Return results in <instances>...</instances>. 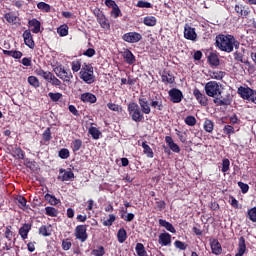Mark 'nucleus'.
<instances>
[{
	"label": "nucleus",
	"instance_id": "1",
	"mask_svg": "<svg viewBox=\"0 0 256 256\" xmlns=\"http://www.w3.org/2000/svg\"><path fill=\"white\" fill-rule=\"evenodd\" d=\"M241 43L231 34H219L215 38V46L225 53H233V49H239Z\"/></svg>",
	"mask_w": 256,
	"mask_h": 256
},
{
	"label": "nucleus",
	"instance_id": "2",
	"mask_svg": "<svg viewBox=\"0 0 256 256\" xmlns=\"http://www.w3.org/2000/svg\"><path fill=\"white\" fill-rule=\"evenodd\" d=\"M128 113L135 123H143L145 121V113L136 102L128 104Z\"/></svg>",
	"mask_w": 256,
	"mask_h": 256
},
{
	"label": "nucleus",
	"instance_id": "3",
	"mask_svg": "<svg viewBox=\"0 0 256 256\" xmlns=\"http://www.w3.org/2000/svg\"><path fill=\"white\" fill-rule=\"evenodd\" d=\"M213 103L217 107H229L233 103V95H231L230 91L220 90V93L214 97Z\"/></svg>",
	"mask_w": 256,
	"mask_h": 256
},
{
	"label": "nucleus",
	"instance_id": "4",
	"mask_svg": "<svg viewBox=\"0 0 256 256\" xmlns=\"http://www.w3.org/2000/svg\"><path fill=\"white\" fill-rule=\"evenodd\" d=\"M53 71L59 79L64 81L65 83H71V79H73V73H71V70H66L65 66L58 65L53 66Z\"/></svg>",
	"mask_w": 256,
	"mask_h": 256
},
{
	"label": "nucleus",
	"instance_id": "5",
	"mask_svg": "<svg viewBox=\"0 0 256 256\" xmlns=\"http://www.w3.org/2000/svg\"><path fill=\"white\" fill-rule=\"evenodd\" d=\"M204 90L208 97L215 98L221 93V85H219V83L216 81H209L205 84Z\"/></svg>",
	"mask_w": 256,
	"mask_h": 256
},
{
	"label": "nucleus",
	"instance_id": "6",
	"mask_svg": "<svg viewBox=\"0 0 256 256\" xmlns=\"http://www.w3.org/2000/svg\"><path fill=\"white\" fill-rule=\"evenodd\" d=\"M94 15L100 27H102V29H106L107 31L111 29V22H109V19L107 18V16H105L103 11H101L100 9H95Z\"/></svg>",
	"mask_w": 256,
	"mask_h": 256
},
{
	"label": "nucleus",
	"instance_id": "7",
	"mask_svg": "<svg viewBox=\"0 0 256 256\" xmlns=\"http://www.w3.org/2000/svg\"><path fill=\"white\" fill-rule=\"evenodd\" d=\"M74 236L81 243H85L89 239V234H87V225H78L75 227Z\"/></svg>",
	"mask_w": 256,
	"mask_h": 256
},
{
	"label": "nucleus",
	"instance_id": "8",
	"mask_svg": "<svg viewBox=\"0 0 256 256\" xmlns=\"http://www.w3.org/2000/svg\"><path fill=\"white\" fill-rule=\"evenodd\" d=\"M57 179L62 182L73 181L75 179V173H73V170L71 169L66 170L65 168H60Z\"/></svg>",
	"mask_w": 256,
	"mask_h": 256
},
{
	"label": "nucleus",
	"instance_id": "9",
	"mask_svg": "<svg viewBox=\"0 0 256 256\" xmlns=\"http://www.w3.org/2000/svg\"><path fill=\"white\" fill-rule=\"evenodd\" d=\"M150 107L156 109V111H163L165 109V105H163V96H161V94H156L152 97L150 99Z\"/></svg>",
	"mask_w": 256,
	"mask_h": 256
},
{
	"label": "nucleus",
	"instance_id": "10",
	"mask_svg": "<svg viewBox=\"0 0 256 256\" xmlns=\"http://www.w3.org/2000/svg\"><path fill=\"white\" fill-rule=\"evenodd\" d=\"M122 39L126 43H139L143 36L139 32H127L122 36Z\"/></svg>",
	"mask_w": 256,
	"mask_h": 256
},
{
	"label": "nucleus",
	"instance_id": "11",
	"mask_svg": "<svg viewBox=\"0 0 256 256\" xmlns=\"http://www.w3.org/2000/svg\"><path fill=\"white\" fill-rule=\"evenodd\" d=\"M172 103H181L183 101V92L178 88H172L168 91Z\"/></svg>",
	"mask_w": 256,
	"mask_h": 256
},
{
	"label": "nucleus",
	"instance_id": "12",
	"mask_svg": "<svg viewBox=\"0 0 256 256\" xmlns=\"http://www.w3.org/2000/svg\"><path fill=\"white\" fill-rule=\"evenodd\" d=\"M237 93L241 99H244V101H249V99H251V95H253V88L249 86H240L237 90Z\"/></svg>",
	"mask_w": 256,
	"mask_h": 256
},
{
	"label": "nucleus",
	"instance_id": "13",
	"mask_svg": "<svg viewBox=\"0 0 256 256\" xmlns=\"http://www.w3.org/2000/svg\"><path fill=\"white\" fill-rule=\"evenodd\" d=\"M193 95L202 107H207V105H209V98H207L205 94L201 93V90L198 88L193 90Z\"/></svg>",
	"mask_w": 256,
	"mask_h": 256
},
{
	"label": "nucleus",
	"instance_id": "14",
	"mask_svg": "<svg viewBox=\"0 0 256 256\" xmlns=\"http://www.w3.org/2000/svg\"><path fill=\"white\" fill-rule=\"evenodd\" d=\"M139 108L142 110V113L144 115H149L151 113V102L149 103V100L145 98V96H142L138 99Z\"/></svg>",
	"mask_w": 256,
	"mask_h": 256
},
{
	"label": "nucleus",
	"instance_id": "15",
	"mask_svg": "<svg viewBox=\"0 0 256 256\" xmlns=\"http://www.w3.org/2000/svg\"><path fill=\"white\" fill-rule=\"evenodd\" d=\"M184 37L188 41H197V32H195V28L191 27L189 24H185Z\"/></svg>",
	"mask_w": 256,
	"mask_h": 256
},
{
	"label": "nucleus",
	"instance_id": "16",
	"mask_svg": "<svg viewBox=\"0 0 256 256\" xmlns=\"http://www.w3.org/2000/svg\"><path fill=\"white\" fill-rule=\"evenodd\" d=\"M24 39V44L29 47V49H35V40H33V34H31V30H25L22 34Z\"/></svg>",
	"mask_w": 256,
	"mask_h": 256
},
{
	"label": "nucleus",
	"instance_id": "17",
	"mask_svg": "<svg viewBox=\"0 0 256 256\" xmlns=\"http://www.w3.org/2000/svg\"><path fill=\"white\" fill-rule=\"evenodd\" d=\"M80 79H82V81H84V83H87L88 85H91V83H95V75L93 70H91L90 72H80Z\"/></svg>",
	"mask_w": 256,
	"mask_h": 256
},
{
	"label": "nucleus",
	"instance_id": "18",
	"mask_svg": "<svg viewBox=\"0 0 256 256\" xmlns=\"http://www.w3.org/2000/svg\"><path fill=\"white\" fill-rule=\"evenodd\" d=\"M210 247L213 255H221V253H223L221 243L215 238L210 240Z\"/></svg>",
	"mask_w": 256,
	"mask_h": 256
},
{
	"label": "nucleus",
	"instance_id": "19",
	"mask_svg": "<svg viewBox=\"0 0 256 256\" xmlns=\"http://www.w3.org/2000/svg\"><path fill=\"white\" fill-rule=\"evenodd\" d=\"M122 57L127 65H133L137 61L133 52L127 48L122 52Z\"/></svg>",
	"mask_w": 256,
	"mask_h": 256
},
{
	"label": "nucleus",
	"instance_id": "20",
	"mask_svg": "<svg viewBox=\"0 0 256 256\" xmlns=\"http://www.w3.org/2000/svg\"><path fill=\"white\" fill-rule=\"evenodd\" d=\"M165 143L168 145L170 151H173V153H181V148L173 141V137L165 136Z\"/></svg>",
	"mask_w": 256,
	"mask_h": 256
},
{
	"label": "nucleus",
	"instance_id": "21",
	"mask_svg": "<svg viewBox=\"0 0 256 256\" xmlns=\"http://www.w3.org/2000/svg\"><path fill=\"white\" fill-rule=\"evenodd\" d=\"M161 79L164 85H173V83H175V75H173L171 71H164L161 75Z\"/></svg>",
	"mask_w": 256,
	"mask_h": 256
},
{
	"label": "nucleus",
	"instance_id": "22",
	"mask_svg": "<svg viewBox=\"0 0 256 256\" xmlns=\"http://www.w3.org/2000/svg\"><path fill=\"white\" fill-rule=\"evenodd\" d=\"M207 61L211 67H219L221 65V60L219 59V55L215 52H210L207 56Z\"/></svg>",
	"mask_w": 256,
	"mask_h": 256
},
{
	"label": "nucleus",
	"instance_id": "23",
	"mask_svg": "<svg viewBox=\"0 0 256 256\" xmlns=\"http://www.w3.org/2000/svg\"><path fill=\"white\" fill-rule=\"evenodd\" d=\"M247 253V244H245V237L241 236L238 240V248L235 256H243Z\"/></svg>",
	"mask_w": 256,
	"mask_h": 256
},
{
	"label": "nucleus",
	"instance_id": "24",
	"mask_svg": "<svg viewBox=\"0 0 256 256\" xmlns=\"http://www.w3.org/2000/svg\"><path fill=\"white\" fill-rule=\"evenodd\" d=\"M158 243L162 245V247L171 245V234L167 232L161 233L158 238Z\"/></svg>",
	"mask_w": 256,
	"mask_h": 256
},
{
	"label": "nucleus",
	"instance_id": "25",
	"mask_svg": "<svg viewBox=\"0 0 256 256\" xmlns=\"http://www.w3.org/2000/svg\"><path fill=\"white\" fill-rule=\"evenodd\" d=\"M234 9L238 17H242V18L249 17V13H251V10H249V7H245L242 5H236Z\"/></svg>",
	"mask_w": 256,
	"mask_h": 256
},
{
	"label": "nucleus",
	"instance_id": "26",
	"mask_svg": "<svg viewBox=\"0 0 256 256\" xmlns=\"http://www.w3.org/2000/svg\"><path fill=\"white\" fill-rule=\"evenodd\" d=\"M31 227H32V225L29 223H25L22 225V227H20L18 233H19L21 239L25 240V239H27V237H29V231H31Z\"/></svg>",
	"mask_w": 256,
	"mask_h": 256
},
{
	"label": "nucleus",
	"instance_id": "27",
	"mask_svg": "<svg viewBox=\"0 0 256 256\" xmlns=\"http://www.w3.org/2000/svg\"><path fill=\"white\" fill-rule=\"evenodd\" d=\"M80 99L83 103H97V96L89 92L81 94Z\"/></svg>",
	"mask_w": 256,
	"mask_h": 256
},
{
	"label": "nucleus",
	"instance_id": "28",
	"mask_svg": "<svg viewBox=\"0 0 256 256\" xmlns=\"http://www.w3.org/2000/svg\"><path fill=\"white\" fill-rule=\"evenodd\" d=\"M28 26L33 27L32 33L37 34V33H40V31H41V22L39 20H37L36 18L29 20Z\"/></svg>",
	"mask_w": 256,
	"mask_h": 256
},
{
	"label": "nucleus",
	"instance_id": "29",
	"mask_svg": "<svg viewBox=\"0 0 256 256\" xmlns=\"http://www.w3.org/2000/svg\"><path fill=\"white\" fill-rule=\"evenodd\" d=\"M142 148H143V153L148 157L149 159H153L155 154L153 153V149H151V146L147 144V141L142 142Z\"/></svg>",
	"mask_w": 256,
	"mask_h": 256
},
{
	"label": "nucleus",
	"instance_id": "30",
	"mask_svg": "<svg viewBox=\"0 0 256 256\" xmlns=\"http://www.w3.org/2000/svg\"><path fill=\"white\" fill-rule=\"evenodd\" d=\"M159 225L160 227H165V229L170 233H177L173 224H171V222H167V220L159 219Z\"/></svg>",
	"mask_w": 256,
	"mask_h": 256
},
{
	"label": "nucleus",
	"instance_id": "31",
	"mask_svg": "<svg viewBox=\"0 0 256 256\" xmlns=\"http://www.w3.org/2000/svg\"><path fill=\"white\" fill-rule=\"evenodd\" d=\"M4 55H8V57H13V59H21L23 57V52L19 50H3Z\"/></svg>",
	"mask_w": 256,
	"mask_h": 256
},
{
	"label": "nucleus",
	"instance_id": "32",
	"mask_svg": "<svg viewBox=\"0 0 256 256\" xmlns=\"http://www.w3.org/2000/svg\"><path fill=\"white\" fill-rule=\"evenodd\" d=\"M203 129L206 133H213V129H215V123L210 119H205L203 124Z\"/></svg>",
	"mask_w": 256,
	"mask_h": 256
},
{
	"label": "nucleus",
	"instance_id": "33",
	"mask_svg": "<svg viewBox=\"0 0 256 256\" xmlns=\"http://www.w3.org/2000/svg\"><path fill=\"white\" fill-rule=\"evenodd\" d=\"M143 23L146 27H155L157 25V18L155 16H146L143 19Z\"/></svg>",
	"mask_w": 256,
	"mask_h": 256
},
{
	"label": "nucleus",
	"instance_id": "34",
	"mask_svg": "<svg viewBox=\"0 0 256 256\" xmlns=\"http://www.w3.org/2000/svg\"><path fill=\"white\" fill-rule=\"evenodd\" d=\"M36 74L39 75V77H43V79H45V81H48V83L53 77V73H51L50 71H45L43 69L36 70Z\"/></svg>",
	"mask_w": 256,
	"mask_h": 256
},
{
	"label": "nucleus",
	"instance_id": "35",
	"mask_svg": "<svg viewBox=\"0 0 256 256\" xmlns=\"http://www.w3.org/2000/svg\"><path fill=\"white\" fill-rule=\"evenodd\" d=\"M117 239L119 243H125L127 241V230L120 228L117 232Z\"/></svg>",
	"mask_w": 256,
	"mask_h": 256
},
{
	"label": "nucleus",
	"instance_id": "36",
	"mask_svg": "<svg viewBox=\"0 0 256 256\" xmlns=\"http://www.w3.org/2000/svg\"><path fill=\"white\" fill-rule=\"evenodd\" d=\"M82 147H83V141L81 139H75L71 143V149L73 153H77V151H80Z\"/></svg>",
	"mask_w": 256,
	"mask_h": 256
},
{
	"label": "nucleus",
	"instance_id": "37",
	"mask_svg": "<svg viewBox=\"0 0 256 256\" xmlns=\"http://www.w3.org/2000/svg\"><path fill=\"white\" fill-rule=\"evenodd\" d=\"M45 215L48 217H57V215H59V210L53 206L45 207Z\"/></svg>",
	"mask_w": 256,
	"mask_h": 256
},
{
	"label": "nucleus",
	"instance_id": "38",
	"mask_svg": "<svg viewBox=\"0 0 256 256\" xmlns=\"http://www.w3.org/2000/svg\"><path fill=\"white\" fill-rule=\"evenodd\" d=\"M135 251L138 256H149V254H147V250H145V245H143V243H137Z\"/></svg>",
	"mask_w": 256,
	"mask_h": 256
},
{
	"label": "nucleus",
	"instance_id": "39",
	"mask_svg": "<svg viewBox=\"0 0 256 256\" xmlns=\"http://www.w3.org/2000/svg\"><path fill=\"white\" fill-rule=\"evenodd\" d=\"M44 199H46L50 205H59V203H61V201L57 199L55 195H51L49 193L45 194Z\"/></svg>",
	"mask_w": 256,
	"mask_h": 256
},
{
	"label": "nucleus",
	"instance_id": "40",
	"mask_svg": "<svg viewBox=\"0 0 256 256\" xmlns=\"http://www.w3.org/2000/svg\"><path fill=\"white\" fill-rule=\"evenodd\" d=\"M4 237L8 241H11V239H13V237H15V232L13 231V226H11V225L6 226V229L4 232Z\"/></svg>",
	"mask_w": 256,
	"mask_h": 256
},
{
	"label": "nucleus",
	"instance_id": "41",
	"mask_svg": "<svg viewBox=\"0 0 256 256\" xmlns=\"http://www.w3.org/2000/svg\"><path fill=\"white\" fill-rule=\"evenodd\" d=\"M57 33L60 37H67L69 35V26H67V24L59 26Z\"/></svg>",
	"mask_w": 256,
	"mask_h": 256
},
{
	"label": "nucleus",
	"instance_id": "42",
	"mask_svg": "<svg viewBox=\"0 0 256 256\" xmlns=\"http://www.w3.org/2000/svg\"><path fill=\"white\" fill-rule=\"evenodd\" d=\"M28 83H29V85H31V87H34L35 89H38V87H41L39 78H37L36 76H29Z\"/></svg>",
	"mask_w": 256,
	"mask_h": 256
},
{
	"label": "nucleus",
	"instance_id": "43",
	"mask_svg": "<svg viewBox=\"0 0 256 256\" xmlns=\"http://www.w3.org/2000/svg\"><path fill=\"white\" fill-rule=\"evenodd\" d=\"M4 19H6L7 23H17L19 17L13 14V12H8L4 15Z\"/></svg>",
	"mask_w": 256,
	"mask_h": 256
},
{
	"label": "nucleus",
	"instance_id": "44",
	"mask_svg": "<svg viewBox=\"0 0 256 256\" xmlns=\"http://www.w3.org/2000/svg\"><path fill=\"white\" fill-rule=\"evenodd\" d=\"M246 217H248L252 223H256V206L248 209Z\"/></svg>",
	"mask_w": 256,
	"mask_h": 256
},
{
	"label": "nucleus",
	"instance_id": "45",
	"mask_svg": "<svg viewBox=\"0 0 256 256\" xmlns=\"http://www.w3.org/2000/svg\"><path fill=\"white\" fill-rule=\"evenodd\" d=\"M71 69L73 73H78V71H81V59H76L72 61Z\"/></svg>",
	"mask_w": 256,
	"mask_h": 256
},
{
	"label": "nucleus",
	"instance_id": "46",
	"mask_svg": "<svg viewBox=\"0 0 256 256\" xmlns=\"http://www.w3.org/2000/svg\"><path fill=\"white\" fill-rule=\"evenodd\" d=\"M88 133H90L92 135V139L95 140L101 137V131H99V129L93 126L89 128Z\"/></svg>",
	"mask_w": 256,
	"mask_h": 256
},
{
	"label": "nucleus",
	"instance_id": "47",
	"mask_svg": "<svg viewBox=\"0 0 256 256\" xmlns=\"http://www.w3.org/2000/svg\"><path fill=\"white\" fill-rule=\"evenodd\" d=\"M16 203L20 209H25L27 206V198L24 196H18L16 198Z\"/></svg>",
	"mask_w": 256,
	"mask_h": 256
},
{
	"label": "nucleus",
	"instance_id": "48",
	"mask_svg": "<svg viewBox=\"0 0 256 256\" xmlns=\"http://www.w3.org/2000/svg\"><path fill=\"white\" fill-rule=\"evenodd\" d=\"M73 247V242L71 241V238H66L62 240V249L63 251H69Z\"/></svg>",
	"mask_w": 256,
	"mask_h": 256
},
{
	"label": "nucleus",
	"instance_id": "49",
	"mask_svg": "<svg viewBox=\"0 0 256 256\" xmlns=\"http://www.w3.org/2000/svg\"><path fill=\"white\" fill-rule=\"evenodd\" d=\"M42 139L45 143H49L51 139H53V136H51V128L48 127L42 134Z\"/></svg>",
	"mask_w": 256,
	"mask_h": 256
},
{
	"label": "nucleus",
	"instance_id": "50",
	"mask_svg": "<svg viewBox=\"0 0 256 256\" xmlns=\"http://www.w3.org/2000/svg\"><path fill=\"white\" fill-rule=\"evenodd\" d=\"M136 7H139L140 9H152L153 4L147 1L139 0L136 4Z\"/></svg>",
	"mask_w": 256,
	"mask_h": 256
},
{
	"label": "nucleus",
	"instance_id": "51",
	"mask_svg": "<svg viewBox=\"0 0 256 256\" xmlns=\"http://www.w3.org/2000/svg\"><path fill=\"white\" fill-rule=\"evenodd\" d=\"M14 157H17V159H25V151L21 149V147H16L13 150Z\"/></svg>",
	"mask_w": 256,
	"mask_h": 256
},
{
	"label": "nucleus",
	"instance_id": "52",
	"mask_svg": "<svg viewBox=\"0 0 256 256\" xmlns=\"http://www.w3.org/2000/svg\"><path fill=\"white\" fill-rule=\"evenodd\" d=\"M39 235H42V237H51V232L49 231V226L42 225L39 228Z\"/></svg>",
	"mask_w": 256,
	"mask_h": 256
},
{
	"label": "nucleus",
	"instance_id": "53",
	"mask_svg": "<svg viewBox=\"0 0 256 256\" xmlns=\"http://www.w3.org/2000/svg\"><path fill=\"white\" fill-rule=\"evenodd\" d=\"M38 9L40 11H44L45 13H50L51 12V5L45 3V2H39L37 4Z\"/></svg>",
	"mask_w": 256,
	"mask_h": 256
},
{
	"label": "nucleus",
	"instance_id": "54",
	"mask_svg": "<svg viewBox=\"0 0 256 256\" xmlns=\"http://www.w3.org/2000/svg\"><path fill=\"white\" fill-rule=\"evenodd\" d=\"M48 97L51 99V101H53V103H57V101H59L63 97V94L59 92H56V93L49 92Z\"/></svg>",
	"mask_w": 256,
	"mask_h": 256
},
{
	"label": "nucleus",
	"instance_id": "55",
	"mask_svg": "<svg viewBox=\"0 0 256 256\" xmlns=\"http://www.w3.org/2000/svg\"><path fill=\"white\" fill-rule=\"evenodd\" d=\"M234 59H235V61H238L239 63L247 64V61L245 60V55L242 52L236 51L234 53Z\"/></svg>",
	"mask_w": 256,
	"mask_h": 256
},
{
	"label": "nucleus",
	"instance_id": "56",
	"mask_svg": "<svg viewBox=\"0 0 256 256\" xmlns=\"http://www.w3.org/2000/svg\"><path fill=\"white\" fill-rule=\"evenodd\" d=\"M111 17H113L114 19H117L118 17H123V13H121L119 5H116L114 8H112Z\"/></svg>",
	"mask_w": 256,
	"mask_h": 256
},
{
	"label": "nucleus",
	"instance_id": "57",
	"mask_svg": "<svg viewBox=\"0 0 256 256\" xmlns=\"http://www.w3.org/2000/svg\"><path fill=\"white\" fill-rule=\"evenodd\" d=\"M184 123H186L188 127H195V125H197V119L195 116H187L184 120Z\"/></svg>",
	"mask_w": 256,
	"mask_h": 256
},
{
	"label": "nucleus",
	"instance_id": "58",
	"mask_svg": "<svg viewBox=\"0 0 256 256\" xmlns=\"http://www.w3.org/2000/svg\"><path fill=\"white\" fill-rule=\"evenodd\" d=\"M91 255H94V256H103V255H105V247L97 246L96 249L92 250Z\"/></svg>",
	"mask_w": 256,
	"mask_h": 256
},
{
	"label": "nucleus",
	"instance_id": "59",
	"mask_svg": "<svg viewBox=\"0 0 256 256\" xmlns=\"http://www.w3.org/2000/svg\"><path fill=\"white\" fill-rule=\"evenodd\" d=\"M70 155H71V153L69 152V149H67V148H62L58 152V156L60 157V159H69Z\"/></svg>",
	"mask_w": 256,
	"mask_h": 256
},
{
	"label": "nucleus",
	"instance_id": "60",
	"mask_svg": "<svg viewBox=\"0 0 256 256\" xmlns=\"http://www.w3.org/2000/svg\"><path fill=\"white\" fill-rule=\"evenodd\" d=\"M116 217L114 214H109V219L103 221L104 227H111L115 223Z\"/></svg>",
	"mask_w": 256,
	"mask_h": 256
},
{
	"label": "nucleus",
	"instance_id": "61",
	"mask_svg": "<svg viewBox=\"0 0 256 256\" xmlns=\"http://www.w3.org/2000/svg\"><path fill=\"white\" fill-rule=\"evenodd\" d=\"M231 166V161L228 158L222 160V173H227L229 171V167Z\"/></svg>",
	"mask_w": 256,
	"mask_h": 256
},
{
	"label": "nucleus",
	"instance_id": "62",
	"mask_svg": "<svg viewBox=\"0 0 256 256\" xmlns=\"http://www.w3.org/2000/svg\"><path fill=\"white\" fill-rule=\"evenodd\" d=\"M174 245L176 249H180V251H185L187 249V244H185V242H182L181 240H176L174 242Z\"/></svg>",
	"mask_w": 256,
	"mask_h": 256
},
{
	"label": "nucleus",
	"instance_id": "63",
	"mask_svg": "<svg viewBox=\"0 0 256 256\" xmlns=\"http://www.w3.org/2000/svg\"><path fill=\"white\" fill-rule=\"evenodd\" d=\"M223 133L225 135H233V133H235V128L231 125H225L223 128Z\"/></svg>",
	"mask_w": 256,
	"mask_h": 256
},
{
	"label": "nucleus",
	"instance_id": "64",
	"mask_svg": "<svg viewBox=\"0 0 256 256\" xmlns=\"http://www.w3.org/2000/svg\"><path fill=\"white\" fill-rule=\"evenodd\" d=\"M238 187L241 189L243 194L249 192V184H246L244 182H238Z\"/></svg>",
	"mask_w": 256,
	"mask_h": 256
}]
</instances>
